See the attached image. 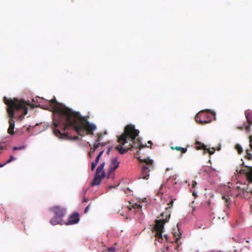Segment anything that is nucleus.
Returning a JSON list of instances; mask_svg holds the SVG:
<instances>
[{
	"label": "nucleus",
	"instance_id": "a211bd4d",
	"mask_svg": "<svg viewBox=\"0 0 252 252\" xmlns=\"http://www.w3.org/2000/svg\"><path fill=\"white\" fill-rule=\"evenodd\" d=\"M105 145L103 143H100L95 142L93 145V152H94L95 150L97 149L99 146H104Z\"/></svg>",
	"mask_w": 252,
	"mask_h": 252
},
{
	"label": "nucleus",
	"instance_id": "f704fd0d",
	"mask_svg": "<svg viewBox=\"0 0 252 252\" xmlns=\"http://www.w3.org/2000/svg\"><path fill=\"white\" fill-rule=\"evenodd\" d=\"M3 149H4V147L1 145H0V151L2 150Z\"/></svg>",
	"mask_w": 252,
	"mask_h": 252
},
{
	"label": "nucleus",
	"instance_id": "0eeeda50",
	"mask_svg": "<svg viewBox=\"0 0 252 252\" xmlns=\"http://www.w3.org/2000/svg\"><path fill=\"white\" fill-rule=\"evenodd\" d=\"M212 115L205 111L199 112L195 117V121L200 124L203 125L211 122Z\"/></svg>",
	"mask_w": 252,
	"mask_h": 252
},
{
	"label": "nucleus",
	"instance_id": "473e14b6",
	"mask_svg": "<svg viewBox=\"0 0 252 252\" xmlns=\"http://www.w3.org/2000/svg\"><path fill=\"white\" fill-rule=\"evenodd\" d=\"M88 200L87 198L84 197L83 199V200H82V202H88Z\"/></svg>",
	"mask_w": 252,
	"mask_h": 252
},
{
	"label": "nucleus",
	"instance_id": "5701e85b",
	"mask_svg": "<svg viewBox=\"0 0 252 252\" xmlns=\"http://www.w3.org/2000/svg\"><path fill=\"white\" fill-rule=\"evenodd\" d=\"M25 147L23 146H20V147H13L12 149L14 151H16V150H24V149H25Z\"/></svg>",
	"mask_w": 252,
	"mask_h": 252
},
{
	"label": "nucleus",
	"instance_id": "6e6552de",
	"mask_svg": "<svg viewBox=\"0 0 252 252\" xmlns=\"http://www.w3.org/2000/svg\"><path fill=\"white\" fill-rule=\"evenodd\" d=\"M119 164L120 162L118 161V159L116 158H112L111 159L109 171L107 175V178H113L114 173L115 170L118 168Z\"/></svg>",
	"mask_w": 252,
	"mask_h": 252
},
{
	"label": "nucleus",
	"instance_id": "4468645a",
	"mask_svg": "<svg viewBox=\"0 0 252 252\" xmlns=\"http://www.w3.org/2000/svg\"><path fill=\"white\" fill-rule=\"evenodd\" d=\"M62 219L55 216L50 221V223L53 225H55L57 224H62Z\"/></svg>",
	"mask_w": 252,
	"mask_h": 252
},
{
	"label": "nucleus",
	"instance_id": "c756f323",
	"mask_svg": "<svg viewBox=\"0 0 252 252\" xmlns=\"http://www.w3.org/2000/svg\"><path fill=\"white\" fill-rule=\"evenodd\" d=\"M192 183H193L192 184V187L193 188H195L196 185V184H197L196 182L195 181H193Z\"/></svg>",
	"mask_w": 252,
	"mask_h": 252
},
{
	"label": "nucleus",
	"instance_id": "a878e982",
	"mask_svg": "<svg viewBox=\"0 0 252 252\" xmlns=\"http://www.w3.org/2000/svg\"><path fill=\"white\" fill-rule=\"evenodd\" d=\"M115 248L114 247L109 248L107 249V252H116Z\"/></svg>",
	"mask_w": 252,
	"mask_h": 252
},
{
	"label": "nucleus",
	"instance_id": "39448f33",
	"mask_svg": "<svg viewBox=\"0 0 252 252\" xmlns=\"http://www.w3.org/2000/svg\"><path fill=\"white\" fill-rule=\"evenodd\" d=\"M138 159L141 162L144 163L141 169V177L139 178L148 180L149 177V172L154 169L153 160L149 158L142 159L139 158Z\"/></svg>",
	"mask_w": 252,
	"mask_h": 252
},
{
	"label": "nucleus",
	"instance_id": "2eb2a0df",
	"mask_svg": "<svg viewBox=\"0 0 252 252\" xmlns=\"http://www.w3.org/2000/svg\"><path fill=\"white\" fill-rule=\"evenodd\" d=\"M196 149L197 150H206L207 149V147L203 143L200 142L199 141H197L195 143Z\"/></svg>",
	"mask_w": 252,
	"mask_h": 252
},
{
	"label": "nucleus",
	"instance_id": "7ed1b4c3",
	"mask_svg": "<svg viewBox=\"0 0 252 252\" xmlns=\"http://www.w3.org/2000/svg\"><path fill=\"white\" fill-rule=\"evenodd\" d=\"M139 131L136 129L134 126L127 125L124 129V132L118 138L117 141L119 145L116 147V149L120 154H124L129 150L134 149L140 150L142 148L148 147L146 145L140 143V140L136 137L138 136Z\"/></svg>",
	"mask_w": 252,
	"mask_h": 252
},
{
	"label": "nucleus",
	"instance_id": "f03ea898",
	"mask_svg": "<svg viewBox=\"0 0 252 252\" xmlns=\"http://www.w3.org/2000/svg\"><path fill=\"white\" fill-rule=\"evenodd\" d=\"M4 103L6 105V108L9 117V127L7 132L10 134H14L15 121L14 119L18 118L22 120L24 119L28 112V107L30 105L23 99L16 98H7L4 96L3 98Z\"/></svg>",
	"mask_w": 252,
	"mask_h": 252
},
{
	"label": "nucleus",
	"instance_id": "c9c22d12",
	"mask_svg": "<svg viewBox=\"0 0 252 252\" xmlns=\"http://www.w3.org/2000/svg\"><path fill=\"white\" fill-rule=\"evenodd\" d=\"M5 164H6V163H4V164H0V167H3V166H4Z\"/></svg>",
	"mask_w": 252,
	"mask_h": 252
},
{
	"label": "nucleus",
	"instance_id": "aec40b11",
	"mask_svg": "<svg viewBox=\"0 0 252 252\" xmlns=\"http://www.w3.org/2000/svg\"><path fill=\"white\" fill-rule=\"evenodd\" d=\"M222 199L225 200V205L227 207H228V206L230 204V198L228 196L226 197L225 196H222Z\"/></svg>",
	"mask_w": 252,
	"mask_h": 252
},
{
	"label": "nucleus",
	"instance_id": "b1692460",
	"mask_svg": "<svg viewBox=\"0 0 252 252\" xmlns=\"http://www.w3.org/2000/svg\"><path fill=\"white\" fill-rule=\"evenodd\" d=\"M205 150H207V152L210 154V155H213L215 152V149L214 148H212L211 149H210V148H207V149H206Z\"/></svg>",
	"mask_w": 252,
	"mask_h": 252
},
{
	"label": "nucleus",
	"instance_id": "72a5a7b5",
	"mask_svg": "<svg viewBox=\"0 0 252 252\" xmlns=\"http://www.w3.org/2000/svg\"><path fill=\"white\" fill-rule=\"evenodd\" d=\"M148 143L150 145V148H152L151 145H152V142L151 141H148Z\"/></svg>",
	"mask_w": 252,
	"mask_h": 252
},
{
	"label": "nucleus",
	"instance_id": "f8f14e48",
	"mask_svg": "<svg viewBox=\"0 0 252 252\" xmlns=\"http://www.w3.org/2000/svg\"><path fill=\"white\" fill-rule=\"evenodd\" d=\"M245 116L249 124L248 126H245V129L247 131H249L250 130V126L252 125V114L249 112H245Z\"/></svg>",
	"mask_w": 252,
	"mask_h": 252
},
{
	"label": "nucleus",
	"instance_id": "1a4fd4ad",
	"mask_svg": "<svg viewBox=\"0 0 252 252\" xmlns=\"http://www.w3.org/2000/svg\"><path fill=\"white\" fill-rule=\"evenodd\" d=\"M80 220L79 214L73 213L69 217L68 220L64 223L65 225H72L77 223Z\"/></svg>",
	"mask_w": 252,
	"mask_h": 252
},
{
	"label": "nucleus",
	"instance_id": "4be33fe9",
	"mask_svg": "<svg viewBox=\"0 0 252 252\" xmlns=\"http://www.w3.org/2000/svg\"><path fill=\"white\" fill-rule=\"evenodd\" d=\"M181 235V233H180V235L178 236V237H176V243L177 244V245H178V247H179L180 245H181L182 243L180 241V235Z\"/></svg>",
	"mask_w": 252,
	"mask_h": 252
},
{
	"label": "nucleus",
	"instance_id": "423d86ee",
	"mask_svg": "<svg viewBox=\"0 0 252 252\" xmlns=\"http://www.w3.org/2000/svg\"><path fill=\"white\" fill-rule=\"evenodd\" d=\"M105 162L101 163L97 168L94 177L92 182V186H96L100 184L102 179L104 177L105 173L103 169Z\"/></svg>",
	"mask_w": 252,
	"mask_h": 252
},
{
	"label": "nucleus",
	"instance_id": "393cba45",
	"mask_svg": "<svg viewBox=\"0 0 252 252\" xmlns=\"http://www.w3.org/2000/svg\"><path fill=\"white\" fill-rule=\"evenodd\" d=\"M15 159H16L15 158H14L13 156H10L9 159L6 161V162H5L6 164L7 163L11 162V161L15 160Z\"/></svg>",
	"mask_w": 252,
	"mask_h": 252
},
{
	"label": "nucleus",
	"instance_id": "58836bf2",
	"mask_svg": "<svg viewBox=\"0 0 252 252\" xmlns=\"http://www.w3.org/2000/svg\"><path fill=\"white\" fill-rule=\"evenodd\" d=\"M88 143L89 144V146L91 147V145L89 142Z\"/></svg>",
	"mask_w": 252,
	"mask_h": 252
},
{
	"label": "nucleus",
	"instance_id": "7c9ffc66",
	"mask_svg": "<svg viewBox=\"0 0 252 252\" xmlns=\"http://www.w3.org/2000/svg\"><path fill=\"white\" fill-rule=\"evenodd\" d=\"M92 153H94V152H93V150H91V151L89 152L88 155H89V157H92V155H91V154H92Z\"/></svg>",
	"mask_w": 252,
	"mask_h": 252
},
{
	"label": "nucleus",
	"instance_id": "f257e3e1",
	"mask_svg": "<svg viewBox=\"0 0 252 252\" xmlns=\"http://www.w3.org/2000/svg\"><path fill=\"white\" fill-rule=\"evenodd\" d=\"M48 102L53 112V133L59 138L78 140V136H70L68 132L65 131L71 130L83 136L87 134H93V131L96 129L95 125L90 124L79 112H75L57 102L55 97Z\"/></svg>",
	"mask_w": 252,
	"mask_h": 252
},
{
	"label": "nucleus",
	"instance_id": "c85d7f7f",
	"mask_svg": "<svg viewBox=\"0 0 252 252\" xmlns=\"http://www.w3.org/2000/svg\"><path fill=\"white\" fill-rule=\"evenodd\" d=\"M101 136V134H98V138H97V141H96V142L99 143V141H100V137Z\"/></svg>",
	"mask_w": 252,
	"mask_h": 252
},
{
	"label": "nucleus",
	"instance_id": "9b49d317",
	"mask_svg": "<svg viewBox=\"0 0 252 252\" xmlns=\"http://www.w3.org/2000/svg\"><path fill=\"white\" fill-rule=\"evenodd\" d=\"M142 206L138 204L135 203L128 207V209L130 211H133L135 213H141Z\"/></svg>",
	"mask_w": 252,
	"mask_h": 252
},
{
	"label": "nucleus",
	"instance_id": "bb28decb",
	"mask_svg": "<svg viewBox=\"0 0 252 252\" xmlns=\"http://www.w3.org/2000/svg\"><path fill=\"white\" fill-rule=\"evenodd\" d=\"M91 203H90L85 209L84 213H87L90 208Z\"/></svg>",
	"mask_w": 252,
	"mask_h": 252
},
{
	"label": "nucleus",
	"instance_id": "cd10ccee",
	"mask_svg": "<svg viewBox=\"0 0 252 252\" xmlns=\"http://www.w3.org/2000/svg\"><path fill=\"white\" fill-rule=\"evenodd\" d=\"M173 200H171L168 203V205H169V208H171L172 207V205H173Z\"/></svg>",
	"mask_w": 252,
	"mask_h": 252
},
{
	"label": "nucleus",
	"instance_id": "dca6fc26",
	"mask_svg": "<svg viewBox=\"0 0 252 252\" xmlns=\"http://www.w3.org/2000/svg\"><path fill=\"white\" fill-rule=\"evenodd\" d=\"M170 148L173 150H176L177 151H181V152L183 154L186 153V152L187 151V148H182L181 147H178V146H176V147L171 146L170 147Z\"/></svg>",
	"mask_w": 252,
	"mask_h": 252
},
{
	"label": "nucleus",
	"instance_id": "20e7f679",
	"mask_svg": "<svg viewBox=\"0 0 252 252\" xmlns=\"http://www.w3.org/2000/svg\"><path fill=\"white\" fill-rule=\"evenodd\" d=\"M160 216L162 218L158 220H156L153 232L155 233L156 240L159 243H162L163 239L162 233L163 230L164 225L168 221L170 217V213L168 210L167 208L161 214Z\"/></svg>",
	"mask_w": 252,
	"mask_h": 252
},
{
	"label": "nucleus",
	"instance_id": "ddd939ff",
	"mask_svg": "<svg viewBox=\"0 0 252 252\" xmlns=\"http://www.w3.org/2000/svg\"><path fill=\"white\" fill-rule=\"evenodd\" d=\"M103 151H101L99 153V154L97 156V157H96L95 160L92 163V164H91V170L92 171L94 170V169H95V168L96 167V165L97 164V163H98V161H99L101 156L103 154Z\"/></svg>",
	"mask_w": 252,
	"mask_h": 252
},
{
	"label": "nucleus",
	"instance_id": "6ab92c4d",
	"mask_svg": "<svg viewBox=\"0 0 252 252\" xmlns=\"http://www.w3.org/2000/svg\"><path fill=\"white\" fill-rule=\"evenodd\" d=\"M235 149L237 151L239 154H242V153L243 152V149L241 145H240L239 144H236L235 145Z\"/></svg>",
	"mask_w": 252,
	"mask_h": 252
},
{
	"label": "nucleus",
	"instance_id": "2f4dec72",
	"mask_svg": "<svg viewBox=\"0 0 252 252\" xmlns=\"http://www.w3.org/2000/svg\"><path fill=\"white\" fill-rule=\"evenodd\" d=\"M192 195H193V196H194L195 197H197V192H195V191H193V192H192Z\"/></svg>",
	"mask_w": 252,
	"mask_h": 252
},
{
	"label": "nucleus",
	"instance_id": "9d476101",
	"mask_svg": "<svg viewBox=\"0 0 252 252\" xmlns=\"http://www.w3.org/2000/svg\"><path fill=\"white\" fill-rule=\"evenodd\" d=\"M51 210L54 212L55 216L62 219L65 214V210L60 206H55L51 209Z\"/></svg>",
	"mask_w": 252,
	"mask_h": 252
},
{
	"label": "nucleus",
	"instance_id": "4c0bfd02",
	"mask_svg": "<svg viewBox=\"0 0 252 252\" xmlns=\"http://www.w3.org/2000/svg\"><path fill=\"white\" fill-rule=\"evenodd\" d=\"M250 147H251V148L252 149V143L250 144Z\"/></svg>",
	"mask_w": 252,
	"mask_h": 252
},
{
	"label": "nucleus",
	"instance_id": "e433bc0d",
	"mask_svg": "<svg viewBox=\"0 0 252 252\" xmlns=\"http://www.w3.org/2000/svg\"><path fill=\"white\" fill-rule=\"evenodd\" d=\"M164 237H165V239H166V240H167V236H166V235H164Z\"/></svg>",
	"mask_w": 252,
	"mask_h": 252
},
{
	"label": "nucleus",
	"instance_id": "412c9836",
	"mask_svg": "<svg viewBox=\"0 0 252 252\" xmlns=\"http://www.w3.org/2000/svg\"><path fill=\"white\" fill-rule=\"evenodd\" d=\"M245 158L249 159L252 158V154L250 153L248 150H247L246 151V155L245 156Z\"/></svg>",
	"mask_w": 252,
	"mask_h": 252
},
{
	"label": "nucleus",
	"instance_id": "f3484780",
	"mask_svg": "<svg viewBox=\"0 0 252 252\" xmlns=\"http://www.w3.org/2000/svg\"><path fill=\"white\" fill-rule=\"evenodd\" d=\"M247 178L250 182L252 183V167L248 168L246 173Z\"/></svg>",
	"mask_w": 252,
	"mask_h": 252
}]
</instances>
